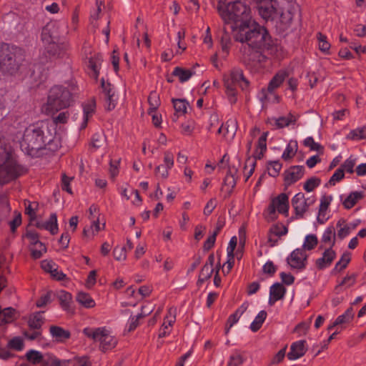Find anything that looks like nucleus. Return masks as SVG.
I'll return each instance as SVG.
<instances>
[{
  "label": "nucleus",
  "mask_w": 366,
  "mask_h": 366,
  "mask_svg": "<svg viewBox=\"0 0 366 366\" xmlns=\"http://www.w3.org/2000/svg\"><path fill=\"white\" fill-rule=\"evenodd\" d=\"M113 255L115 259L118 261L125 260L127 258V252L125 247L117 246L113 251Z\"/></svg>",
  "instance_id": "63"
},
{
  "label": "nucleus",
  "mask_w": 366,
  "mask_h": 366,
  "mask_svg": "<svg viewBox=\"0 0 366 366\" xmlns=\"http://www.w3.org/2000/svg\"><path fill=\"white\" fill-rule=\"evenodd\" d=\"M7 346L9 348L14 349L16 351H21L24 349V341L21 337H16L9 341Z\"/></svg>",
  "instance_id": "58"
},
{
  "label": "nucleus",
  "mask_w": 366,
  "mask_h": 366,
  "mask_svg": "<svg viewBox=\"0 0 366 366\" xmlns=\"http://www.w3.org/2000/svg\"><path fill=\"white\" fill-rule=\"evenodd\" d=\"M76 300L79 305L85 308H93L96 305L95 301L91 295L84 292H78Z\"/></svg>",
  "instance_id": "30"
},
{
  "label": "nucleus",
  "mask_w": 366,
  "mask_h": 366,
  "mask_svg": "<svg viewBox=\"0 0 366 366\" xmlns=\"http://www.w3.org/2000/svg\"><path fill=\"white\" fill-rule=\"evenodd\" d=\"M356 276L355 274L347 275L335 287L337 293H340L345 290L355 285Z\"/></svg>",
  "instance_id": "37"
},
{
  "label": "nucleus",
  "mask_w": 366,
  "mask_h": 366,
  "mask_svg": "<svg viewBox=\"0 0 366 366\" xmlns=\"http://www.w3.org/2000/svg\"><path fill=\"white\" fill-rule=\"evenodd\" d=\"M105 98V107L107 110L111 111L114 109L117 104L118 97L117 94H110L104 97Z\"/></svg>",
  "instance_id": "62"
},
{
  "label": "nucleus",
  "mask_w": 366,
  "mask_h": 366,
  "mask_svg": "<svg viewBox=\"0 0 366 366\" xmlns=\"http://www.w3.org/2000/svg\"><path fill=\"white\" fill-rule=\"evenodd\" d=\"M49 128L48 124H34L29 125L24 132L19 142L21 151L31 157H36L39 150L48 149L53 150L58 147L55 141V129Z\"/></svg>",
  "instance_id": "2"
},
{
  "label": "nucleus",
  "mask_w": 366,
  "mask_h": 366,
  "mask_svg": "<svg viewBox=\"0 0 366 366\" xmlns=\"http://www.w3.org/2000/svg\"><path fill=\"white\" fill-rule=\"evenodd\" d=\"M100 224L99 219H95V217H93L92 222L89 229H84V232L86 235H95L100 231Z\"/></svg>",
  "instance_id": "59"
},
{
  "label": "nucleus",
  "mask_w": 366,
  "mask_h": 366,
  "mask_svg": "<svg viewBox=\"0 0 366 366\" xmlns=\"http://www.w3.org/2000/svg\"><path fill=\"white\" fill-rule=\"evenodd\" d=\"M96 8L91 11L90 14V24L94 28H97L98 24L97 23L99 18V14L102 11V6H104V0H96Z\"/></svg>",
  "instance_id": "40"
},
{
  "label": "nucleus",
  "mask_w": 366,
  "mask_h": 366,
  "mask_svg": "<svg viewBox=\"0 0 366 366\" xmlns=\"http://www.w3.org/2000/svg\"><path fill=\"white\" fill-rule=\"evenodd\" d=\"M73 102L72 94L69 89L62 85H56L49 90L47 102L43 109L48 115L69 107Z\"/></svg>",
  "instance_id": "5"
},
{
  "label": "nucleus",
  "mask_w": 366,
  "mask_h": 366,
  "mask_svg": "<svg viewBox=\"0 0 366 366\" xmlns=\"http://www.w3.org/2000/svg\"><path fill=\"white\" fill-rule=\"evenodd\" d=\"M224 84L233 92V86L238 84L242 87V89H247L249 82L243 74V71L241 69L234 68L229 74V76H224Z\"/></svg>",
  "instance_id": "11"
},
{
  "label": "nucleus",
  "mask_w": 366,
  "mask_h": 366,
  "mask_svg": "<svg viewBox=\"0 0 366 366\" xmlns=\"http://www.w3.org/2000/svg\"><path fill=\"white\" fill-rule=\"evenodd\" d=\"M171 169L166 167V166L163 164L158 165L155 168V175L157 178H161L162 179H166L168 178L169 172V171Z\"/></svg>",
  "instance_id": "61"
},
{
  "label": "nucleus",
  "mask_w": 366,
  "mask_h": 366,
  "mask_svg": "<svg viewBox=\"0 0 366 366\" xmlns=\"http://www.w3.org/2000/svg\"><path fill=\"white\" fill-rule=\"evenodd\" d=\"M245 361L244 356L239 352H233L229 358L228 366H240Z\"/></svg>",
  "instance_id": "49"
},
{
  "label": "nucleus",
  "mask_w": 366,
  "mask_h": 366,
  "mask_svg": "<svg viewBox=\"0 0 366 366\" xmlns=\"http://www.w3.org/2000/svg\"><path fill=\"white\" fill-rule=\"evenodd\" d=\"M70 362V366H91V362L86 357L71 359Z\"/></svg>",
  "instance_id": "64"
},
{
  "label": "nucleus",
  "mask_w": 366,
  "mask_h": 366,
  "mask_svg": "<svg viewBox=\"0 0 366 366\" xmlns=\"http://www.w3.org/2000/svg\"><path fill=\"white\" fill-rule=\"evenodd\" d=\"M323 250L322 256L317 259L315 265L319 269H324L329 267L337 257V253L333 247L320 248Z\"/></svg>",
  "instance_id": "16"
},
{
  "label": "nucleus",
  "mask_w": 366,
  "mask_h": 366,
  "mask_svg": "<svg viewBox=\"0 0 366 366\" xmlns=\"http://www.w3.org/2000/svg\"><path fill=\"white\" fill-rule=\"evenodd\" d=\"M79 23V15L77 9H75L72 14L71 17L70 24L68 25V31L69 34H72L76 32L78 29Z\"/></svg>",
  "instance_id": "52"
},
{
  "label": "nucleus",
  "mask_w": 366,
  "mask_h": 366,
  "mask_svg": "<svg viewBox=\"0 0 366 366\" xmlns=\"http://www.w3.org/2000/svg\"><path fill=\"white\" fill-rule=\"evenodd\" d=\"M152 312V310H149L148 312H143V313H139L137 315L131 316L127 322L129 330L132 331L134 330L139 324V319L149 315Z\"/></svg>",
  "instance_id": "48"
},
{
  "label": "nucleus",
  "mask_w": 366,
  "mask_h": 366,
  "mask_svg": "<svg viewBox=\"0 0 366 366\" xmlns=\"http://www.w3.org/2000/svg\"><path fill=\"white\" fill-rule=\"evenodd\" d=\"M321 184V180L318 177H312L308 179L304 184L303 188L307 192H312Z\"/></svg>",
  "instance_id": "53"
},
{
  "label": "nucleus",
  "mask_w": 366,
  "mask_h": 366,
  "mask_svg": "<svg viewBox=\"0 0 366 366\" xmlns=\"http://www.w3.org/2000/svg\"><path fill=\"white\" fill-rule=\"evenodd\" d=\"M49 332L52 338L56 342H64L71 336L69 330L55 325H52L49 327Z\"/></svg>",
  "instance_id": "27"
},
{
  "label": "nucleus",
  "mask_w": 366,
  "mask_h": 366,
  "mask_svg": "<svg viewBox=\"0 0 366 366\" xmlns=\"http://www.w3.org/2000/svg\"><path fill=\"white\" fill-rule=\"evenodd\" d=\"M30 250L31 256L35 259H39L46 252V247L41 242H39L30 246Z\"/></svg>",
  "instance_id": "46"
},
{
  "label": "nucleus",
  "mask_w": 366,
  "mask_h": 366,
  "mask_svg": "<svg viewBox=\"0 0 366 366\" xmlns=\"http://www.w3.org/2000/svg\"><path fill=\"white\" fill-rule=\"evenodd\" d=\"M356 164V159L352 157H350L347 159L343 164L340 167V169H342V172L345 174V172H347L350 174L354 172V167Z\"/></svg>",
  "instance_id": "56"
},
{
  "label": "nucleus",
  "mask_w": 366,
  "mask_h": 366,
  "mask_svg": "<svg viewBox=\"0 0 366 366\" xmlns=\"http://www.w3.org/2000/svg\"><path fill=\"white\" fill-rule=\"evenodd\" d=\"M269 41V36L267 31V36L261 46L254 44H249L248 42H244L249 46V51L245 53L244 59L247 66L250 69H253L254 71H258L263 67V64L267 60V57L262 54V51L267 48Z\"/></svg>",
  "instance_id": "10"
},
{
  "label": "nucleus",
  "mask_w": 366,
  "mask_h": 366,
  "mask_svg": "<svg viewBox=\"0 0 366 366\" xmlns=\"http://www.w3.org/2000/svg\"><path fill=\"white\" fill-rule=\"evenodd\" d=\"M290 75L288 69L279 70L269 81L267 88H262L258 94V98L262 103L272 101L279 102L280 97L275 94V90L278 89L284 82L285 79Z\"/></svg>",
  "instance_id": "8"
},
{
  "label": "nucleus",
  "mask_w": 366,
  "mask_h": 366,
  "mask_svg": "<svg viewBox=\"0 0 366 366\" xmlns=\"http://www.w3.org/2000/svg\"><path fill=\"white\" fill-rule=\"evenodd\" d=\"M317 37L320 50L324 53H328L330 49V44L327 41V36L322 33H318Z\"/></svg>",
  "instance_id": "54"
},
{
  "label": "nucleus",
  "mask_w": 366,
  "mask_h": 366,
  "mask_svg": "<svg viewBox=\"0 0 366 366\" xmlns=\"http://www.w3.org/2000/svg\"><path fill=\"white\" fill-rule=\"evenodd\" d=\"M38 227L49 231L52 235L57 234L59 227L57 216L55 213L51 214L49 218L44 222L38 223Z\"/></svg>",
  "instance_id": "24"
},
{
  "label": "nucleus",
  "mask_w": 366,
  "mask_h": 366,
  "mask_svg": "<svg viewBox=\"0 0 366 366\" xmlns=\"http://www.w3.org/2000/svg\"><path fill=\"white\" fill-rule=\"evenodd\" d=\"M237 129V120L234 117H230L222 124L217 130V133L222 135L224 141L231 143L236 136Z\"/></svg>",
  "instance_id": "12"
},
{
  "label": "nucleus",
  "mask_w": 366,
  "mask_h": 366,
  "mask_svg": "<svg viewBox=\"0 0 366 366\" xmlns=\"http://www.w3.org/2000/svg\"><path fill=\"white\" fill-rule=\"evenodd\" d=\"M289 208L288 195L285 193H281L271 199L269 205L263 212V215L267 221L272 222L277 219L279 214L287 217Z\"/></svg>",
  "instance_id": "9"
},
{
  "label": "nucleus",
  "mask_w": 366,
  "mask_h": 366,
  "mask_svg": "<svg viewBox=\"0 0 366 366\" xmlns=\"http://www.w3.org/2000/svg\"><path fill=\"white\" fill-rule=\"evenodd\" d=\"M106 142L104 135L102 133H96L92 137V147L94 149H99L102 147Z\"/></svg>",
  "instance_id": "55"
},
{
  "label": "nucleus",
  "mask_w": 366,
  "mask_h": 366,
  "mask_svg": "<svg viewBox=\"0 0 366 366\" xmlns=\"http://www.w3.org/2000/svg\"><path fill=\"white\" fill-rule=\"evenodd\" d=\"M336 227L337 229V235L341 239L347 237L353 231V226L350 227L347 222L343 219H340L337 221Z\"/></svg>",
  "instance_id": "32"
},
{
  "label": "nucleus",
  "mask_w": 366,
  "mask_h": 366,
  "mask_svg": "<svg viewBox=\"0 0 366 366\" xmlns=\"http://www.w3.org/2000/svg\"><path fill=\"white\" fill-rule=\"evenodd\" d=\"M194 73L195 72L193 69L177 66L174 69L172 75L177 76L179 81L183 83L188 81L194 74Z\"/></svg>",
  "instance_id": "31"
},
{
  "label": "nucleus",
  "mask_w": 366,
  "mask_h": 366,
  "mask_svg": "<svg viewBox=\"0 0 366 366\" xmlns=\"http://www.w3.org/2000/svg\"><path fill=\"white\" fill-rule=\"evenodd\" d=\"M297 151V143L296 141H290L286 146L282 154V158L285 160L291 159Z\"/></svg>",
  "instance_id": "41"
},
{
  "label": "nucleus",
  "mask_w": 366,
  "mask_h": 366,
  "mask_svg": "<svg viewBox=\"0 0 366 366\" xmlns=\"http://www.w3.org/2000/svg\"><path fill=\"white\" fill-rule=\"evenodd\" d=\"M344 177L345 174L342 172V169L338 168L329 179L328 182L327 183V186L335 185L337 182L341 181Z\"/></svg>",
  "instance_id": "60"
},
{
  "label": "nucleus",
  "mask_w": 366,
  "mask_h": 366,
  "mask_svg": "<svg viewBox=\"0 0 366 366\" xmlns=\"http://www.w3.org/2000/svg\"><path fill=\"white\" fill-rule=\"evenodd\" d=\"M297 120V117L292 113H289L286 116L280 117H272L269 119V124L274 129H283L290 125L295 124Z\"/></svg>",
  "instance_id": "17"
},
{
  "label": "nucleus",
  "mask_w": 366,
  "mask_h": 366,
  "mask_svg": "<svg viewBox=\"0 0 366 366\" xmlns=\"http://www.w3.org/2000/svg\"><path fill=\"white\" fill-rule=\"evenodd\" d=\"M44 318L42 312L31 314L29 318L28 324L30 328L39 330L44 324Z\"/></svg>",
  "instance_id": "34"
},
{
  "label": "nucleus",
  "mask_w": 366,
  "mask_h": 366,
  "mask_svg": "<svg viewBox=\"0 0 366 366\" xmlns=\"http://www.w3.org/2000/svg\"><path fill=\"white\" fill-rule=\"evenodd\" d=\"M292 205L295 209L297 217H302L308 208L304 194H296L292 199Z\"/></svg>",
  "instance_id": "19"
},
{
  "label": "nucleus",
  "mask_w": 366,
  "mask_h": 366,
  "mask_svg": "<svg viewBox=\"0 0 366 366\" xmlns=\"http://www.w3.org/2000/svg\"><path fill=\"white\" fill-rule=\"evenodd\" d=\"M176 317L177 308L174 307H169L159 329V337L163 338L169 335L172 332V327L176 321Z\"/></svg>",
  "instance_id": "14"
},
{
  "label": "nucleus",
  "mask_w": 366,
  "mask_h": 366,
  "mask_svg": "<svg viewBox=\"0 0 366 366\" xmlns=\"http://www.w3.org/2000/svg\"><path fill=\"white\" fill-rule=\"evenodd\" d=\"M346 139L352 141L366 139V127L363 126L351 130L347 135Z\"/></svg>",
  "instance_id": "38"
},
{
  "label": "nucleus",
  "mask_w": 366,
  "mask_h": 366,
  "mask_svg": "<svg viewBox=\"0 0 366 366\" xmlns=\"http://www.w3.org/2000/svg\"><path fill=\"white\" fill-rule=\"evenodd\" d=\"M24 59L21 49L6 43H0V71L13 74Z\"/></svg>",
  "instance_id": "6"
},
{
  "label": "nucleus",
  "mask_w": 366,
  "mask_h": 366,
  "mask_svg": "<svg viewBox=\"0 0 366 366\" xmlns=\"http://www.w3.org/2000/svg\"><path fill=\"white\" fill-rule=\"evenodd\" d=\"M172 104L177 116H182L187 113L189 102L185 99H173Z\"/></svg>",
  "instance_id": "35"
},
{
  "label": "nucleus",
  "mask_w": 366,
  "mask_h": 366,
  "mask_svg": "<svg viewBox=\"0 0 366 366\" xmlns=\"http://www.w3.org/2000/svg\"><path fill=\"white\" fill-rule=\"evenodd\" d=\"M285 292L286 290L282 285L279 282L273 284L269 288L268 304L272 306L276 302L284 297Z\"/></svg>",
  "instance_id": "22"
},
{
  "label": "nucleus",
  "mask_w": 366,
  "mask_h": 366,
  "mask_svg": "<svg viewBox=\"0 0 366 366\" xmlns=\"http://www.w3.org/2000/svg\"><path fill=\"white\" fill-rule=\"evenodd\" d=\"M256 164L255 159L252 157H247L246 159L243 167V175L245 182L248 181L249 177L254 173Z\"/></svg>",
  "instance_id": "36"
},
{
  "label": "nucleus",
  "mask_w": 366,
  "mask_h": 366,
  "mask_svg": "<svg viewBox=\"0 0 366 366\" xmlns=\"http://www.w3.org/2000/svg\"><path fill=\"white\" fill-rule=\"evenodd\" d=\"M305 147L309 148L312 151L322 152L323 147L318 142H316L312 137H307L303 141Z\"/></svg>",
  "instance_id": "50"
},
{
  "label": "nucleus",
  "mask_w": 366,
  "mask_h": 366,
  "mask_svg": "<svg viewBox=\"0 0 366 366\" xmlns=\"http://www.w3.org/2000/svg\"><path fill=\"white\" fill-rule=\"evenodd\" d=\"M102 61V56L99 54H95L89 59L88 68L90 70L89 75L96 80L99 77Z\"/></svg>",
  "instance_id": "25"
},
{
  "label": "nucleus",
  "mask_w": 366,
  "mask_h": 366,
  "mask_svg": "<svg viewBox=\"0 0 366 366\" xmlns=\"http://www.w3.org/2000/svg\"><path fill=\"white\" fill-rule=\"evenodd\" d=\"M83 119L80 125V129H84L87 125V122L94 114L96 109V102L94 99H91L82 104Z\"/></svg>",
  "instance_id": "21"
},
{
  "label": "nucleus",
  "mask_w": 366,
  "mask_h": 366,
  "mask_svg": "<svg viewBox=\"0 0 366 366\" xmlns=\"http://www.w3.org/2000/svg\"><path fill=\"white\" fill-rule=\"evenodd\" d=\"M57 298L59 300L60 305L64 310L66 312H70L71 310V303L72 300V296L69 292L64 290H60L57 292Z\"/></svg>",
  "instance_id": "29"
},
{
  "label": "nucleus",
  "mask_w": 366,
  "mask_h": 366,
  "mask_svg": "<svg viewBox=\"0 0 366 366\" xmlns=\"http://www.w3.org/2000/svg\"><path fill=\"white\" fill-rule=\"evenodd\" d=\"M218 11L226 24H231L234 38L239 42L262 46L267 30L252 21L249 7L242 1L229 3L225 8L218 6Z\"/></svg>",
  "instance_id": "1"
},
{
  "label": "nucleus",
  "mask_w": 366,
  "mask_h": 366,
  "mask_svg": "<svg viewBox=\"0 0 366 366\" xmlns=\"http://www.w3.org/2000/svg\"><path fill=\"white\" fill-rule=\"evenodd\" d=\"M318 243L317 237L315 234H310L305 236L304 242L302 244V248L304 250H311L313 249Z\"/></svg>",
  "instance_id": "47"
},
{
  "label": "nucleus",
  "mask_w": 366,
  "mask_h": 366,
  "mask_svg": "<svg viewBox=\"0 0 366 366\" xmlns=\"http://www.w3.org/2000/svg\"><path fill=\"white\" fill-rule=\"evenodd\" d=\"M236 184L234 176L231 173H227L224 177L222 189L225 190L228 194H230Z\"/></svg>",
  "instance_id": "43"
},
{
  "label": "nucleus",
  "mask_w": 366,
  "mask_h": 366,
  "mask_svg": "<svg viewBox=\"0 0 366 366\" xmlns=\"http://www.w3.org/2000/svg\"><path fill=\"white\" fill-rule=\"evenodd\" d=\"M282 167L279 161H272L267 164V172L269 176L275 177L279 175Z\"/></svg>",
  "instance_id": "51"
},
{
  "label": "nucleus",
  "mask_w": 366,
  "mask_h": 366,
  "mask_svg": "<svg viewBox=\"0 0 366 366\" xmlns=\"http://www.w3.org/2000/svg\"><path fill=\"white\" fill-rule=\"evenodd\" d=\"M83 334L94 342L99 343V350L104 352L114 349L118 340L107 327H85Z\"/></svg>",
  "instance_id": "7"
},
{
  "label": "nucleus",
  "mask_w": 366,
  "mask_h": 366,
  "mask_svg": "<svg viewBox=\"0 0 366 366\" xmlns=\"http://www.w3.org/2000/svg\"><path fill=\"white\" fill-rule=\"evenodd\" d=\"M336 242L335 228L333 225H330L324 230L321 239L320 248L333 247Z\"/></svg>",
  "instance_id": "20"
},
{
  "label": "nucleus",
  "mask_w": 366,
  "mask_h": 366,
  "mask_svg": "<svg viewBox=\"0 0 366 366\" xmlns=\"http://www.w3.org/2000/svg\"><path fill=\"white\" fill-rule=\"evenodd\" d=\"M24 172V168L14 156L12 147L0 137V175L4 179L3 182L16 179Z\"/></svg>",
  "instance_id": "4"
},
{
  "label": "nucleus",
  "mask_w": 366,
  "mask_h": 366,
  "mask_svg": "<svg viewBox=\"0 0 366 366\" xmlns=\"http://www.w3.org/2000/svg\"><path fill=\"white\" fill-rule=\"evenodd\" d=\"M67 29L68 24L61 21L49 22L42 29L41 39L49 53L60 55L68 49L69 44L66 36L70 34Z\"/></svg>",
  "instance_id": "3"
},
{
  "label": "nucleus",
  "mask_w": 366,
  "mask_h": 366,
  "mask_svg": "<svg viewBox=\"0 0 366 366\" xmlns=\"http://www.w3.org/2000/svg\"><path fill=\"white\" fill-rule=\"evenodd\" d=\"M267 315V314L264 310H261L259 312L249 326V328L252 332H257L259 330L263 322L266 320Z\"/></svg>",
  "instance_id": "42"
},
{
  "label": "nucleus",
  "mask_w": 366,
  "mask_h": 366,
  "mask_svg": "<svg viewBox=\"0 0 366 366\" xmlns=\"http://www.w3.org/2000/svg\"><path fill=\"white\" fill-rule=\"evenodd\" d=\"M304 174V166L296 165L289 167L283 174L285 185L288 187L295 184L302 178Z\"/></svg>",
  "instance_id": "15"
},
{
  "label": "nucleus",
  "mask_w": 366,
  "mask_h": 366,
  "mask_svg": "<svg viewBox=\"0 0 366 366\" xmlns=\"http://www.w3.org/2000/svg\"><path fill=\"white\" fill-rule=\"evenodd\" d=\"M306 352V341L303 340L296 341L291 345L290 350L287 353V358L290 360H296L302 357Z\"/></svg>",
  "instance_id": "18"
},
{
  "label": "nucleus",
  "mask_w": 366,
  "mask_h": 366,
  "mask_svg": "<svg viewBox=\"0 0 366 366\" xmlns=\"http://www.w3.org/2000/svg\"><path fill=\"white\" fill-rule=\"evenodd\" d=\"M26 357L30 362L33 364L41 362L44 366V355H42L40 352L34 350H30L26 352Z\"/></svg>",
  "instance_id": "45"
},
{
  "label": "nucleus",
  "mask_w": 366,
  "mask_h": 366,
  "mask_svg": "<svg viewBox=\"0 0 366 366\" xmlns=\"http://www.w3.org/2000/svg\"><path fill=\"white\" fill-rule=\"evenodd\" d=\"M148 102L149 104V113L151 114L152 112H155L157 109L160 105V99L159 96L156 91H152L150 92L148 97Z\"/></svg>",
  "instance_id": "44"
},
{
  "label": "nucleus",
  "mask_w": 366,
  "mask_h": 366,
  "mask_svg": "<svg viewBox=\"0 0 366 366\" xmlns=\"http://www.w3.org/2000/svg\"><path fill=\"white\" fill-rule=\"evenodd\" d=\"M292 14L289 11H281L278 10L277 17L274 20L277 23L280 22L282 29H287L291 24L292 20Z\"/></svg>",
  "instance_id": "39"
},
{
  "label": "nucleus",
  "mask_w": 366,
  "mask_h": 366,
  "mask_svg": "<svg viewBox=\"0 0 366 366\" xmlns=\"http://www.w3.org/2000/svg\"><path fill=\"white\" fill-rule=\"evenodd\" d=\"M363 197L362 192H352L348 195L342 194L340 196L343 206L346 209H351L355 204Z\"/></svg>",
  "instance_id": "26"
},
{
  "label": "nucleus",
  "mask_w": 366,
  "mask_h": 366,
  "mask_svg": "<svg viewBox=\"0 0 366 366\" xmlns=\"http://www.w3.org/2000/svg\"><path fill=\"white\" fill-rule=\"evenodd\" d=\"M351 259L350 254L347 252L344 253L340 257V260L336 263L334 269L342 270L345 269Z\"/></svg>",
  "instance_id": "57"
},
{
  "label": "nucleus",
  "mask_w": 366,
  "mask_h": 366,
  "mask_svg": "<svg viewBox=\"0 0 366 366\" xmlns=\"http://www.w3.org/2000/svg\"><path fill=\"white\" fill-rule=\"evenodd\" d=\"M354 317V312L352 307L348 308L342 315L338 316L334 323L328 327L331 330L333 327L339 325L349 323Z\"/></svg>",
  "instance_id": "33"
},
{
  "label": "nucleus",
  "mask_w": 366,
  "mask_h": 366,
  "mask_svg": "<svg viewBox=\"0 0 366 366\" xmlns=\"http://www.w3.org/2000/svg\"><path fill=\"white\" fill-rule=\"evenodd\" d=\"M214 256L213 254H210L202 268L199 275V281L201 282H204L212 277L214 272Z\"/></svg>",
  "instance_id": "23"
},
{
  "label": "nucleus",
  "mask_w": 366,
  "mask_h": 366,
  "mask_svg": "<svg viewBox=\"0 0 366 366\" xmlns=\"http://www.w3.org/2000/svg\"><path fill=\"white\" fill-rule=\"evenodd\" d=\"M307 257V255L305 250L297 248L290 253V256L287 258V261L290 267L301 269L305 267Z\"/></svg>",
  "instance_id": "13"
},
{
  "label": "nucleus",
  "mask_w": 366,
  "mask_h": 366,
  "mask_svg": "<svg viewBox=\"0 0 366 366\" xmlns=\"http://www.w3.org/2000/svg\"><path fill=\"white\" fill-rule=\"evenodd\" d=\"M70 360H61L50 353L44 355V366H70Z\"/></svg>",
  "instance_id": "28"
}]
</instances>
